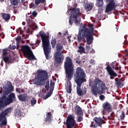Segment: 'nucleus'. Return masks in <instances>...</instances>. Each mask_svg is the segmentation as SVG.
Listing matches in <instances>:
<instances>
[{"label": "nucleus", "instance_id": "f257e3e1", "mask_svg": "<svg viewBox=\"0 0 128 128\" xmlns=\"http://www.w3.org/2000/svg\"><path fill=\"white\" fill-rule=\"evenodd\" d=\"M6 86H5L4 89L2 96L0 98V112H2L6 106H8L10 104H12L16 100V94L12 92L14 90V88L12 86V82L8 81ZM10 92L12 93L10 94Z\"/></svg>", "mask_w": 128, "mask_h": 128}, {"label": "nucleus", "instance_id": "f03ea898", "mask_svg": "<svg viewBox=\"0 0 128 128\" xmlns=\"http://www.w3.org/2000/svg\"><path fill=\"white\" fill-rule=\"evenodd\" d=\"M86 73L82 68L78 67L76 68V72L74 74V80L77 84L76 92L78 96H82L86 94V88L82 90V84L86 82Z\"/></svg>", "mask_w": 128, "mask_h": 128}, {"label": "nucleus", "instance_id": "7ed1b4c3", "mask_svg": "<svg viewBox=\"0 0 128 128\" xmlns=\"http://www.w3.org/2000/svg\"><path fill=\"white\" fill-rule=\"evenodd\" d=\"M88 28L86 27V25H83L79 30L77 39L78 42H80L82 40L86 38L87 44L90 46L92 44L94 40V26L92 24L88 25Z\"/></svg>", "mask_w": 128, "mask_h": 128}, {"label": "nucleus", "instance_id": "20e7f679", "mask_svg": "<svg viewBox=\"0 0 128 128\" xmlns=\"http://www.w3.org/2000/svg\"><path fill=\"white\" fill-rule=\"evenodd\" d=\"M64 68L65 69L66 78L68 80L66 82V90L68 94L72 92V78L74 76V66L72 64V60L70 56L66 58V61L64 63Z\"/></svg>", "mask_w": 128, "mask_h": 128}, {"label": "nucleus", "instance_id": "39448f33", "mask_svg": "<svg viewBox=\"0 0 128 128\" xmlns=\"http://www.w3.org/2000/svg\"><path fill=\"white\" fill-rule=\"evenodd\" d=\"M39 35L42 40V44L43 46L44 52L46 60H50V52L52 50V46L50 42V36H46L44 32L40 31Z\"/></svg>", "mask_w": 128, "mask_h": 128}, {"label": "nucleus", "instance_id": "423d86ee", "mask_svg": "<svg viewBox=\"0 0 128 128\" xmlns=\"http://www.w3.org/2000/svg\"><path fill=\"white\" fill-rule=\"evenodd\" d=\"M78 4H74L73 6L70 8V10L71 11L70 16L69 18V24L70 26H72V24H76V26L80 24V19H78V16H82V12H80V9L78 8Z\"/></svg>", "mask_w": 128, "mask_h": 128}, {"label": "nucleus", "instance_id": "0eeeda50", "mask_svg": "<svg viewBox=\"0 0 128 128\" xmlns=\"http://www.w3.org/2000/svg\"><path fill=\"white\" fill-rule=\"evenodd\" d=\"M104 90H106V84L104 82L98 78L95 79L92 88V94L94 96H98V94H104Z\"/></svg>", "mask_w": 128, "mask_h": 128}, {"label": "nucleus", "instance_id": "6e6552de", "mask_svg": "<svg viewBox=\"0 0 128 128\" xmlns=\"http://www.w3.org/2000/svg\"><path fill=\"white\" fill-rule=\"evenodd\" d=\"M48 78V73L46 70H39L37 72V77L34 78V84L36 86H44L46 80Z\"/></svg>", "mask_w": 128, "mask_h": 128}, {"label": "nucleus", "instance_id": "1a4fd4ad", "mask_svg": "<svg viewBox=\"0 0 128 128\" xmlns=\"http://www.w3.org/2000/svg\"><path fill=\"white\" fill-rule=\"evenodd\" d=\"M56 52H54V65L60 66L64 62V56L62 54L64 52V46L62 44L58 43L56 46Z\"/></svg>", "mask_w": 128, "mask_h": 128}, {"label": "nucleus", "instance_id": "9d476101", "mask_svg": "<svg viewBox=\"0 0 128 128\" xmlns=\"http://www.w3.org/2000/svg\"><path fill=\"white\" fill-rule=\"evenodd\" d=\"M21 50L24 54V56L28 58L30 60H36V58L34 56V53L30 48L28 46H21Z\"/></svg>", "mask_w": 128, "mask_h": 128}, {"label": "nucleus", "instance_id": "9b49d317", "mask_svg": "<svg viewBox=\"0 0 128 128\" xmlns=\"http://www.w3.org/2000/svg\"><path fill=\"white\" fill-rule=\"evenodd\" d=\"M2 60L6 64H12L14 62V58L10 56V51L6 49L3 50Z\"/></svg>", "mask_w": 128, "mask_h": 128}, {"label": "nucleus", "instance_id": "f8f14e48", "mask_svg": "<svg viewBox=\"0 0 128 128\" xmlns=\"http://www.w3.org/2000/svg\"><path fill=\"white\" fill-rule=\"evenodd\" d=\"M106 2H109L106 5L105 12L108 14V12H110L116 10V4L114 0H106Z\"/></svg>", "mask_w": 128, "mask_h": 128}, {"label": "nucleus", "instance_id": "ddd939ff", "mask_svg": "<svg viewBox=\"0 0 128 128\" xmlns=\"http://www.w3.org/2000/svg\"><path fill=\"white\" fill-rule=\"evenodd\" d=\"M102 114L103 116H104L106 112L110 114L112 112V106L110 104V103L106 102L102 104Z\"/></svg>", "mask_w": 128, "mask_h": 128}, {"label": "nucleus", "instance_id": "4468645a", "mask_svg": "<svg viewBox=\"0 0 128 128\" xmlns=\"http://www.w3.org/2000/svg\"><path fill=\"white\" fill-rule=\"evenodd\" d=\"M76 120L74 118V116L72 115H70L68 116L66 121V126L67 128H72L76 126Z\"/></svg>", "mask_w": 128, "mask_h": 128}, {"label": "nucleus", "instance_id": "2eb2a0df", "mask_svg": "<svg viewBox=\"0 0 128 128\" xmlns=\"http://www.w3.org/2000/svg\"><path fill=\"white\" fill-rule=\"evenodd\" d=\"M93 120H94L95 122L94 124V128H96L98 126L102 128V124H106V121L102 118L100 117H94L93 119Z\"/></svg>", "mask_w": 128, "mask_h": 128}, {"label": "nucleus", "instance_id": "dca6fc26", "mask_svg": "<svg viewBox=\"0 0 128 128\" xmlns=\"http://www.w3.org/2000/svg\"><path fill=\"white\" fill-rule=\"evenodd\" d=\"M106 70L110 76V80H114V78L118 76V74L112 70V67L110 65L106 66Z\"/></svg>", "mask_w": 128, "mask_h": 128}, {"label": "nucleus", "instance_id": "f3484780", "mask_svg": "<svg viewBox=\"0 0 128 128\" xmlns=\"http://www.w3.org/2000/svg\"><path fill=\"white\" fill-rule=\"evenodd\" d=\"M54 82L52 80H51L50 81V90L46 94V98H50V96L52 94V91L54 90Z\"/></svg>", "mask_w": 128, "mask_h": 128}, {"label": "nucleus", "instance_id": "a211bd4d", "mask_svg": "<svg viewBox=\"0 0 128 128\" xmlns=\"http://www.w3.org/2000/svg\"><path fill=\"white\" fill-rule=\"evenodd\" d=\"M18 98L20 102H26V100H28L30 96L26 94H23L18 96Z\"/></svg>", "mask_w": 128, "mask_h": 128}, {"label": "nucleus", "instance_id": "6ab92c4d", "mask_svg": "<svg viewBox=\"0 0 128 128\" xmlns=\"http://www.w3.org/2000/svg\"><path fill=\"white\" fill-rule=\"evenodd\" d=\"M114 80L116 82V85L118 88H123L124 83L122 78H116L114 79Z\"/></svg>", "mask_w": 128, "mask_h": 128}, {"label": "nucleus", "instance_id": "aec40b11", "mask_svg": "<svg viewBox=\"0 0 128 128\" xmlns=\"http://www.w3.org/2000/svg\"><path fill=\"white\" fill-rule=\"evenodd\" d=\"M74 112L76 114L77 116H84V112H82V108L76 105L74 108Z\"/></svg>", "mask_w": 128, "mask_h": 128}, {"label": "nucleus", "instance_id": "412c9836", "mask_svg": "<svg viewBox=\"0 0 128 128\" xmlns=\"http://www.w3.org/2000/svg\"><path fill=\"white\" fill-rule=\"evenodd\" d=\"M52 112H48L46 113V118L44 120L46 122H48V124H50L52 122Z\"/></svg>", "mask_w": 128, "mask_h": 128}, {"label": "nucleus", "instance_id": "4be33fe9", "mask_svg": "<svg viewBox=\"0 0 128 128\" xmlns=\"http://www.w3.org/2000/svg\"><path fill=\"white\" fill-rule=\"evenodd\" d=\"M111 66L113 70H120V65L118 64V63L116 62H114L112 64Z\"/></svg>", "mask_w": 128, "mask_h": 128}, {"label": "nucleus", "instance_id": "5701e85b", "mask_svg": "<svg viewBox=\"0 0 128 128\" xmlns=\"http://www.w3.org/2000/svg\"><path fill=\"white\" fill-rule=\"evenodd\" d=\"M2 16L5 22H8L10 20V16L8 14L3 13L2 14Z\"/></svg>", "mask_w": 128, "mask_h": 128}, {"label": "nucleus", "instance_id": "b1692460", "mask_svg": "<svg viewBox=\"0 0 128 128\" xmlns=\"http://www.w3.org/2000/svg\"><path fill=\"white\" fill-rule=\"evenodd\" d=\"M15 116H17V118H20V116H24V113L18 110H16Z\"/></svg>", "mask_w": 128, "mask_h": 128}, {"label": "nucleus", "instance_id": "393cba45", "mask_svg": "<svg viewBox=\"0 0 128 128\" xmlns=\"http://www.w3.org/2000/svg\"><path fill=\"white\" fill-rule=\"evenodd\" d=\"M51 44L52 48H56V38L52 37L51 40Z\"/></svg>", "mask_w": 128, "mask_h": 128}, {"label": "nucleus", "instance_id": "a878e982", "mask_svg": "<svg viewBox=\"0 0 128 128\" xmlns=\"http://www.w3.org/2000/svg\"><path fill=\"white\" fill-rule=\"evenodd\" d=\"M79 50H78V52H80V54H86V52L85 49H84V47L80 46L78 47Z\"/></svg>", "mask_w": 128, "mask_h": 128}, {"label": "nucleus", "instance_id": "bb28decb", "mask_svg": "<svg viewBox=\"0 0 128 128\" xmlns=\"http://www.w3.org/2000/svg\"><path fill=\"white\" fill-rule=\"evenodd\" d=\"M92 4H86L85 5V9L86 10V12H89V10H90L92 8Z\"/></svg>", "mask_w": 128, "mask_h": 128}, {"label": "nucleus", "instance_id": "cd10ccee", "mask_svg": "<svg viewBox=\"0 0 128 128\" xmlns=\"http://www.w3.org/2000/svg\"><path fill=\"white\" fill-rule=\"evenodd\" d=\"M1 121L2 122L0 124V126H2H2H6L8 124V121L6 118L4 119L3 120H2Z\"/></svg>", "mask_w": 128, "mask_h": 128}, {"label": "nucleus", "instance_id": "c85d7f7f", "mask_svg": "<svg viewBox=\"0 0 128 128\" xmlns=\"http://www.w3.org/2000/svg\"><path fill=\"white\" fill-rule=\"evenodd\" d=\"M10 4L12 6H18L20 2V0H10Z\"/></svg>", "mask_w": 128, "mask_h": 128}, {"label": "nucleus", "instance_id": "c756f323", "mask_svg": "<svg viewBox=\"0 0 128 128\" xmlns=\"http://www.w3.org/2000/svg\"><path fill=\"white\" fill-rule=\"evenodd\" d=\"M104 4V0H98L97 6L98 8H102Z\"/></svg>", "mask_w": 128, "mask_h": 128}, {"label": "nucleus", "instance_id": "7c9ffc66", "mask_svg": "<svg viewBox=\"0 0 128 128\" xmlns=\"http://www.w3.org/2000/svg\"><path fill=\"white\" fill-rule=\"evenodd\" d=\"M46 0H35V4L36 6H38L40 2L42 4H44Z\"/></svg>", "mask_w": 128, "mask_h": 128}, {"label": "nucleus", "instance_id": "2f4dec72", "mask_svg": "<svg viewBox=\"0 0 128 128\" xmlns=\"http://www.w3.org/2000/svg\"><path fill=\"white\" fill-rule=\"evenodd\" d=\"M11 110H12V107H10L9 108H8L6 110L2 111V112L6 116V114H8L10 112Z\"/></svg>", "mask_w": 128, "mask_h": 128}, {"label": "nucleus", "instance_id": "473e14b6", "mask_svg": "<svg viewBox=\"0 0 128 128\" xmlns=\"http://www.w3.org/2000/svg\"><path fill=\"white\" fill-rule=\"evenodd\" d=\"M6 115L2 112L0 113V122H2V120H5L6 118Z\"/></svg>", "mask_w": 128, "mask_h": 128}, {"label": "nucleus", "instance_id": "72a5a7b5", "mask_svg": "<svg viewBox=\"0 0 128 128\" xmlns=\"http://www.w3.org/2000/svg\"><path fill=\"white\" fill-rule=\"evenodd\" d=\"M36 104V100L34 98H32V100H30V104L32 106H34Z\"/></svg>", "mask_w": 128, "mask_h": 128}, {"label": "nucleus", "instance_id": "f704fd0d", "mask_svg": "<svg viewBox=\"0 0 128 128\" xmlns=\"http://www.w3.org/2000/svg\"><path fill=\"white\" fill-rule=\"evenodd\" d=\"M120 120H124L126 118V114L124 111H122L121 114L120 115Z\"/></svg>", "mask_w": 128, "mask_h": 128}, {"label": "nucleus", "instance_id": "c9c22d12", "mask_svg": "<svg viewBox=\"0 0 128 128\" xmlns=\"http://www.w3.org/2000/svg\"><path fill=\"white\" fill-rule=\"evenodd\" d=\"M22 40V38L20 36H18V37L16 38V41L17 44H20V40Z\"/></svg>", "mask_w": 128, "mask_h": 128}, {"label": "nucleus", "instance_id": "e433bc0d", "mask_svg": "<svg viewBox=\"0 0 128 128\" xmlns=\"http://www.w3.org/2000/svg\"><path fill=\"white\" fill-rule=\"evenodd\" d=\"M82 120V116H78L77 119V122H80Z\"/></svg>", "mask_w": 128, "mask_h": 128}, {"label": "nucleus", "instance_id": "4c0bfd02", "mask_svg": "<svg viewBox=\"0 0 128 128\" xmlns=\"http://www.w3.org/2000/svg\"><path fill=\"white\" fill-rule=\"evenodd\" d=\"M49 86H50V81L48 80L46 82V85L45 86V88L47 90H48Z\"/></svg>", "mask_w": 128, "mask_h": 128}, {"label": "nucleus", "instance_id": "58836bf2", "mask_svg": "<svg viewBox=\"0 0 128 128\" xmlns=\"http://www.w3.org/2000/svg\"><path fill=\"white\" fill-rule=\"evenodd\" d=\"M90 64L94 66V64H96V61L94 59H90Z\"/></svg>", "mask_w": 128, "mask_h": 128}, {"label": "nucleus", "instance_id": "ea45409f", "mask_svg": "<svg viewBox=\"0 0 128 128\" xmlns=\"http://www.w3.org/2000/svg\"><path fill=\"white\" fill-rule=\"evenodd\" d=\"M40 40H36V44H34V46H36V47L38 46H40Z\"/></svg>", "mask_w": 128, "mask_h": 128}, {"label": "nucleus", "instance_id": "a19ab883", "mask_svg": "<svg viewBox=\"0 0 128 128\" xmlns=\"http://www.w3.org/2000/svg\"><path fill=\"white\" fill-rule=\"evenodd\" d=\"M86 54H88V52H90V46H86Z\"/></svg>", "mask_w": 128, "mask_h": 128}, {"label": "nucleus", "instance_id": "79ce46f5", "mask_svg": "<svg viewBox=\"0 0 128 128\" xmlns=\"http://www.w3.org/2000/svg\"><path fill=\"white\" fill-rule=\"evenodd\" d=\"M32 16L34 18H36V16H38V13L36 11H33L32 12Z\"/></svg>", "mask_w": 128, "mask_h": 128}, {"label": "nucleus", "instance_id": "37998d69", "mask_svg": "<svg viewBox=\"0 0 128 128\" xmlns=\"http://www.w3.org/2000/svg\"><path fill=\"white\" fill-rule=\"evenodd\" d=\"M21 88H16V92H18V94H22V92H20Z\"/></svg>", "mask_w": 128, "mask_h": 128}, {"label": "nucleus", "instance_id": "c03bdc74", "mask_svg": "<svg viewBox=\"0 0 128 128\" xmlns=\"http://www.w3.org/2000/svg\"><path fill=\"white\" fill-rule=\"evenodd\" d=\"M104 98H106L104 97V96L100 95V100H104Z\"/></svg>", "mask_w": 128, "mask_h": 128}, {"label": "nucleus", "instance_id": "a18cd8bd", "mask_svg": "<svg viewBox=\"0 0 128 128\" xmlns=\"http://www.w3.org/2000/svg\"><path fill=\"white\" fill-rule=\"evenodd\" d=\"M30 6L32 8H36V5H34V2L31 3V4L30 5Z\"/></svg>", "mask_w": 128, "mask_h": 128}, {"label": "nucleus", "instance_id": "49530a36", "mask_svg": "<svg viewBox=\"0 0 128 128\" xmlns=\"http://www.w3.org/2000/svg\"><path fill=\"white\" fill-rule=\"evenodd\" d=\"M102 8H99L98 10V14H102Z\"/></svg>", "mask_w": 128, "mask_h": 128}, {"label": "nucleus", "instance_id": "de8ad7c7", "mask_svg": "<svg viewBox=\"0 0 128 128\" xmlns=\"http://www.w3.org/2000/svg\"><path fill=\"white\" fill-rule=\"evenodd\" d=\"M76 64H80V58H76Z\"/></svg>", "mask_w": 128, "mask_h": 128}, {"label": "nucleus", "instance_id": "09e8293b", "mask_svg": "<svg viewBox=\"0 0 128 128\" xmlns=\"http://www.w3.org/2000/svg\"><path fill=\"white\" fill-rule=\"evenodd\" d=\"M114 112H112V114H110V116L113 119L114 118Z\"/></svg>", "mask_w": 128, "mask_h": 128}, {"label": "nucleus", "instance_id": "8fccbe9b", "mask_svg": "<svg viewBox=\"0 0 128 128\" xmlns=\"http://www.w3.org/2000/svg\"><path fill=\"white\" fill-rule=\"evenodd\" d=\"M0 38H4V33L0 34Z\"/></svg>", "mask_w": 128, "mask_h": 128}, {"label": "nucleus", "instance_id": "3c124183", "mask_svg": "<svg viewBox=\"0 0 128 128\" xmlns=\"http://www.w3.org/2000/svg\"><path fill=\"white\" fill-rule=\"evenodd\" d=\"M16 46H12L10 47L11 50H16Z\"/></svg>", "mask_w": 128, "mask_h": 128}, {"label": "nucleus", "instance_id": "603ef678", "mask_svg": "<svg viewBox=\"0 0 128 128\" xmlns=\"http://www.w3.org/2000/svg\"><path fill=\"white\" fill-rule=\"evenodd\" d=\"M108 120H114V119L110 116H108Z\"/></svg>", "mask_w": 128, "mask_h": 128}, {"label": "nucleus", "instance_id": "864d4df0", "mask_svg": "<svg viewBox=\"0 0 128 128\" xmlns=\"http://www.w3.org/2000/svg\"><path fill=\"white\" fill-rule=\"evenodd\" d=\"M90 126L92 128V126H93V128H94V122L91 124Z\"/></svg>", "mask_w": 128, "mask_h": 128}, {"label": "nucleus", "instance_id": "5fc2aeb1", "mask_svg": "<svg viewBox=\"0 0 128 128\" xmlns=\"http://www.w3.org/2000/svg\"><path fill=\"white\" fill-rule=\"evenodd\" d=\"M20 92H21V94L22 92H24V89H21Z\"/></svg>", "mask_w": 128, "mask_h": 128}, {"label": "nucleus", "instance_id": "6e6d98bb", "mask_svg": "<svg viewBox=\"0 0 128 128\" xmlns=\"http://www.w3.org/2000/svg\"><path fill=\"white\" fill-rule=\"evenodd\" d=\"M68 39L69 42H70V36H68Z\"/></svg>", "mask_w": 128, "mask_h": 128}, {"label": "nucleus", "instance_id": "4d7b16f0", "mask_svg": "<svg viewBox=\"0 0 128 128\" xmlns=\"http://www.w3.org/2000/svg\"><path fill=\"white\" fill-rule=\"evenodd\" d=\"M60 100H62V96H60Z\"/></svg>", "mask_w": 128, "mask_h": 128}, {"label": "nucleus", "instance_id": "13d9d810", "mask_svg": "<svg viewBox=\"0 0 128 128\" xmlns=\"http://www.w3.org/2000/svg\"><path fill=\"white\" fill-rule=\"evenodd\" d=\"M20 34H22V31L21 30V31L20 32Z\"/></svg>", "mask_w": 128, "mask_h": 128}, {"label": "nucleus", "instance_id": "bf43d9fd", "mask_svg": "<svg viewBox=\"0 0 128 128\" xmlns=\"http://www.w3.org/2000/svg\"><path fill=\"white\" fill-rule=\"evenodd\" d=\"M0 28H2V25L0 24Z\"/></svg>", "mask_w": 128, "mask_h": 128}, {"label": "nucleus", "instance_id": "052dcab7", "mask_svg": "<svg viewBox=\"0 0 128 128\" xmlns=\"http://www.w3.org/2000/svg\"><path fill=\"white\" fill-rule=\"evenodd\" d=\"M1 2H4V0H0Z\"/></svg>", "mask_w": 128, "mask_h": 128}, {"label": "nucleus", "instance_id": "680f3d73", "mask_svg": "<svg viewBox=\"0 0 128 128\" xmlns=\"http://www.w3.org/2000/svg\"><path fill=\"white\" fill-rule=\"evenodd\" d=\"M58 34H60V32H59V33H58Z\"/></svg>", "mask_w": 128, "mask_h": 128}, {"label": "nucleus", "instance_id": "e2e57ef3", "mask_svg": "<svg viewBox=\"0 0 128 128\" xmlns=\"http://www.w3.org/2000/svg\"><path fill=\"white\" fill-rule=\"evenodd\" d=\"M64 36H66V34H64Z\"/></svg>", "mask_w": 128, "mask_h": 128}]
</instances>
